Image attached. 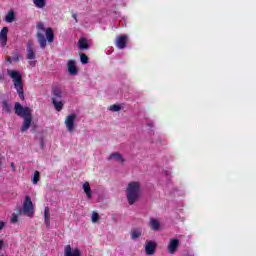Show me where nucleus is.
<instances>
[{
  "mask_svg": "<svg viewBox=\"0 0 256 256\" xmlns=\"http://www.w3.org/2000/svg\"><path fill=\"white\" fill-rule=\"evenodd\" d=\"M14 111L18 117H22V119H24L21 132L25 133V131H29V127H31V123L33 122V109L29 107H23L21 103L16 102Z\"/></svg>",
  "mask_w": 256,
  "mask_h": 256,
  "instance_id": "nucleus-1",
  "label": "nucleus"
},
{
  "mask_svg": "<svg viewBox=\"0 0 256 256\" xmlns=\"http://www.w3.org/2000/svg\"><path fill=\"white\" fill-rule=\"evenodd\" d=\"M7 74L10 76L14 83V87L18 93L19 98L21 101H25V92L23 91V74L19 71L7 70Z\"/></svg>",
  "mask_w": 256,
  "mask_h": 256,
  "instance_id": "nucleus-2",
  "label": "nucleus"
},
{
  "mask_svg": "<svg viewBox=\"0 0 256 256\" xmlns=\"http://www.w3.org/2000/svg\"><path fill=\"white\" fill-rule=\"evenodd\" d=\"M141 195V184L139 182H130L126 188V197L129 205H135Z\"/></svg>",
  "mask_w": 256,
  "mask_h": 256,
  "instance_id": "nucleus-3",
  "label": "nucleus"
},
{
  "mask_svg": "<svg viewBox=\"0 0 256 256\" xmlns=\"http://www.w3.org/2000/svg\"><path fill=\"white\" fill-rule=\"evenodd\" d=\"M37 39L38 42L40 43L41 49H45L47 47V38H45V24L43 22H40L37 24Z\"/></svg>",
  "mask_w": 256,
  "mask_h": 256,
  "instance_id": "nucleus-4",
  "label": "nucleus"
},
{
  "mask_svg": "<svg viewBox=\"0 0 256 256\" xmlns=\"http://www.w3.org/2000/svg\"><path fill=\"white\" fill-rule=\"evenodd\" d=\"M23 213L24 215H27V217H33L34 207H33V201H31V197L26 196L24 203H23Z\"/></svg>",
  "mask_w": 256,
  "mask_h": 256,
  "instance_id": "nucleus-5",
  "label": "nucleus"
},
{
  "mask_svg": "<svg viewBox=\"0 0 256 256\" xmlns=\"http://www.w3.org/2000/svg\"><path fill=\"white\" fill-rule=\"evenodd\" d=\"M75 119H77V115L75 114H70L65 119L64 123L69 133H73V130L75 129Z\"/></svg>",
  "mask_w": 256,
  "mask_h": 256,
  "instance_id": "nucleus-6",
  "label": "nucleus"
},
{
  "mask_svg": "<svg viewBox=\"0 0 256 256\" xmlns=\"http://www.w3.org/2000/svg\"><path fill=\"white\" fill-rule=\"evenodd\" d=\"M155 251H157V242L153 240L146 241V244H145L146 255H155Z\"/></svg>",
  "mask_w": 256,
  "mask_h": 256,
  "instance_id": "nucleus-7",
  "label": "nucleus"
},
{
  "mask_svg": "<svg viewBox=\"0 0 256 256\" xmlns=\"http://www.w3.org/2000/svg\"><path fill=\"white\" fill-rule=\"evenodd\" d=\"M167 249L170 255H175L177 249H179V239H170Z\"/></svg>",
  "mask_w": 256,
  "mask_h": 256,
  "instance_id": "nucleus-8",
  "label": "nucleus"
},
{
  "mask_svg": "<svg viewBox=\"0 0 256 256\" xmlns=\"http://www.w3.org/2000/svg\"><path fill=\"white\" fill-rule=\"evenodd\" d=\"M127 39H129L127 35L117 36L116 47H118L119 49H125V47H127Z\"/></svg>",
  "mask_w": 256,
  "mask_h": 256,
  "instance_id": "nucleus-9",
  "label": "nucleus"
},
{
  "mask_svg": "<svg viewBox=\"0 0 256 256\" xmlns=\"http://www.w3.org/2000/svg\"><path fill=\"white\" fill-rule=\"evenodd\" d=\"M9 33V28L4 27L0 31V45L1 47H5L7 45V34Z\"/></svg>",
  "mask_w": 256,
  "mask_h": 256,
  "instance_id": "nucleus-10",
  "label": "nucleus"
},
{
  "mask_svg": "<svg viewBox=\"0 0 256 256\" xmlns=\"http://www.w3.org/2000/svg\"><path fill=\"white\" fill-rule=\"evenodd\" d=\"M108 161H116L117 163H125V158L119 152H114L108 157Z\"/></svg>",
  "mask_w": 256,
  "mask_h": 256,
  "instance_id": "nucleus-11",
  "label": "nucleus"
},
{
  "mask_svg": "<svg viewBox=\"0 0 256 256\" xmlns=\"http://www.w3.org/2000/svg\"><path fill=\"white\" fill-rule=\"evenodd\" d=\"M65 256H81V251L75 248L74 250L71 249V245H67L64 250Z\"/></svg>",
  "mask_w": 256,
  "mask_h": 256,
  "instance_id": "nucleus-12",
  "label": "nucleus"
},
{
  "mask_svg": "<svg viewBox=\"0 0 256 256\" xmlns=\"http://www.w3.org/2000/svg\"><path fill=\"white\" fill-rule=\"evenodd\" d=\"M78 47L81 51H85L87 49H90L91 42H89L87 38H80L78 41Z\"/></svg>",
  "mask_w": 256,
  "mask_h": 256,
  "instance_id": "nucleus-13",
  "label": "nucleus"
},
{
  "mask_svg": "<svg viewBox=\"0 0 256 256\" xmlns=\"http://www.w3.org/2000/svg\"><path fill=\"white\" fill-rule=\"evenodd\" d=\"M130 235H131V239L133 241H137V239H139V237H141V235H143V229L133 228L130 232Z\"/></svg>",
  "mask_w": 256,
  "mask_h": 256,
  "instance_id": "nucleus-14",
  "label": "nucleus"
},
{
  "mask_svg": "<svg viewBox=\"0 0 256 256\" xmlns=\"http://www.w3.org/2000/svg\"><path fill=\"white\" fill-rule=\"evenodd\" d=\"M149 227L152 231H159V229H161V222L156 218H150Z\"/></svg>",
  "mask_w": 256,
  "mask_h": 256,
  "instance_id": "nucleus-15",
  "label": "nucleus"
},
{
  "mask_svg": "<svg viewBox=\"0 0 256 256\" xmlns=\"http://www.w3.org/2000/svg\"><path fill=\"white\" fill-rule=\"evenodd\" d=\"M67 66H68V73L70 75H77V65L75 63V60H69Z\"/></svg>",
  "mask_w": 256,
  "mask_h": 256,
  "instance_id": "nucleus-16",
  "label": "nucleus"
},
{
  "mask_svg": "<svg viewBox=\"0 0 256 256\" xmlns=\"http://www.w3.org/2000/svg\"><path fill=\"white\" fill-rule=\"evenodd\" d=\"M35 50L33 49V44L28 43L27 45V56L26 59H28L29 61H33V59H35Z\"/></svg>",
  "mask_w": 256,
  "mask_h": 256,
  "instance_id": "nucleus-17",
  "label": "nucleus"
},
{
  "mask_svg": "<svg viewBox=\"0 0 256 256\" xmlns=\"http://www.w3.org/2000/svg\"><path fill=\"white\" fill-rule=\"evenodd\" d=\"M44 223L46 227H49L51 225V212L49 210V207H45L44 209Z\"/></svg>",
  "mask_w": 256,
  "mask_h": 256,
  "instance_id": "nucleus-18",
  "label": "nucleus"
},
{
  "mask_svg": "<svg viewBox=\"0 0 256 256\" xmlns=\"http://www.w3.org/2000/svg\"><path fill=\"white\" fill-rule=\"evenodd\" d=\"M52 103L56 111H63V106H64L63 100L52 98Z\"/></svg>",
  "mask_w": 256,
  "mask_h": 256,
  "instance_id": "nucleus-19",
  "label": "nucleus"
},
{
  "mask_svg": "<svg viewBox=\"0 0 256 256\" xmlns=\"http://www.w3.org/2000/svg\"><path fill=\"white\" fill-rule=\"evenodd\" d=\"M44 33L46 34V39L48 43H53V41H55V34L53 33L52 28H47Z\"/></svg>",
  "mask_w": 256,
  "mask_h": 256,
  "instance_id": "nucleus-20",
  "label": "nucleus"
},
{
  "mask_svg": "<svg viewBox=\"0 0 256 256\" xmlns=\"http://www.w3.org/2000/svg\"><path fill=\"white\" fill-rule=\"evenodd\" d=\"M83 189H84V193H86L87 195V199H92L93 192L91 191V185L89 184V182H85L83 184Z\"/></svg>",
  "mask_w": 256,
  "mask_h": 256,
  "instance_id": "nucleus-21",
  "label": "nucleus"
},
{
  "mask_svg": "<svg viewBox=\"0 0 256 256\" xmlns=\"http://www.w3.org/2000/svg\"><path fill=\"white\" fill-rule=\"evenodd\" d=\"M52 95H53L52 99H62L63 92L59 88L54 87L52 89Z\"/></svg>",
  "mask_w": 256,
  "mask_h": 256,
  "instance_id": "nucleus-22",
  "label": "nucleus"
},
{
  "mask_svg": "<svg viewBox=\"0 0 256 256\" xmlns=\"http://www.w3.org/2000/svg\"><path fill=\"white\" fill-rule=\"evenodd\" d=\"M6 23H13L15 21V11L10 10L5 16Z\"/></svg>",
  "mask_w": 256,
  "mask_h": 256,
  "instance_id": "nucleus-23",
  "label": "nucleus"
},
{
  "mask_svg": "<svg viewBox=\"0 0 256 256\" xmlns=\"http://www.w3.org/2000/svg\"><path fill=\"white\" fill-rule=\"evenodd\" d=\"M33 4L37 9H45V6L47 5V2L45 0H32Z\"/></svg>",
  "mask_w": 256,
  "mask_h": 256,
  "instance_id": "nucleus-24",
  "label": "nucleus"
},
{
  "mask_svg": "<svg viewBox=\"0 0 256 256\" xmlns=\"http://www.w3.org/2000/svg\"><path fill=\"white\" fill-rule=\"evenodd\" d=\"M2 109L5 113H11V105L7 101L2 102Z\"/></svg>",
  "mask_w": 256,
  "mask_h": 256,
  "instance_id": "nucleus-25",
  "label": "nucleus"
},
{
  "mask_svg": "<svg viewBox=\"0 0 256 256\" xmlns=\"http://www.w3.org/2000/svg\"><path fill=\"white\" fill-rule=\"evenodd\" d=\"M39 179H41L40 173H39V171H35L34 177L32 179L33 185H37V183H39Z\"/></svg>",
  "mask_w": 256,
  "mask_h": 256,
  "instance_id": "nucleus-26",
  "label": "nucleus"
},
{
  "mask_svg": "<svg viewBox=\"0 0 256 256\" xmlns=\"http://www.w3.org/2000/svg\"><path fill=\"white\" fill-rule=\"evenodd\" d=\"M80 61L82 65H87L89 63V57L85 55V53L80 54Z\"/></svg>",
  "mask_w": 256,
  "mask_h": 256,
  "instance_id": "nucleus-27",
  "label": "nucleus"
},
{
  "mask_svg": "<svg viewBox=\"0 0 256 256\" xmlns=\"http://www.w3.org/2000/svg\"><path fill=\"white\" fill-rule=\"evenodd\" d=\"M120 109H121V105L119 104H113L109 107V111H112L113 113L119 112Z\"/></svg>",
  "mask_w": 256,
  "mask_h": 256,
  "instance_id": "nucleus-28",
  "label": "nucleus"
},
{
  "mask_svg": "<svg viewBox=\"0 0 256 256\" xmlns=\"http://www.w3.org/2000/svg\"><path fill=\"white\" fill-rule=\"evenodd\" d=\"M99 221V213L93 212L92 213V223H97Z\"/></svg>",
  "mask_w": 256,
  "mask_h": 256,
  "instance_id": "nucleus-29",
  "label": "nucleus"
},
{
  "mask_svg": "<svg viewBox=\"0 0 256 256\" xmlns=\"http://www.w3.org/2000/svg\"><path fill=\"white\" fill-rule=\"evenodd\" d=\"M17 221H19V217L17 216V214H12L11 223H17Z\"/></svg>",
  "mask_w": 256,
  "mask_h": 256,
  "instance_id": "nucleus-30",
  "label": "nucleus"
},
{
  "mask_svg": "<svg viewBox=\"0 0 256 256\" xmlns=\"http://www.w3.org/2000/svg\"><path fill=\"white\" fill-rule=\"evenodd\" d=\"M8 61H9V63H11L12 61H19V56L16 54L12 58H8Z\"/></svg>",
  "mask_w": 256,
  "mask_h": 256,
  "instance_id": "nucleus-31",
  "label": "nucleus"
},
{
  "mask_svg": "<svg viewBox=\"0 0 256 256\" xmlns=\"http://www.w3.org/2000/svg\"><path fill=\"white\" fill-rule=\"evenodd\" d=\"M6 225H7V223H5L4 221H0V231H3V229H5Z\"/></svg>",
  "mask_w": 256,
  "mask_h": 256,
  "instance_id": "nucleus-32",
  "label": "nucleus"
},
{
  "mask_svg": "<svg viewBox=\"0 0 256 256\" xmlns=\"http://www.w3.org/2000/svg\"><path fill=\"white\" fill-rule=\"evenodd\" d=\"M36 64H37V61H36V60H30V61H29V65H30L31 67H35Z\"/></svg>",
  "mask_w": 256,
  "mask_h": 256,
  "instance_id": "nucleus-33",
  "label": "nucleus"
},
{
  "mask_svg": "<svg viewBox=\"0 0 256 256\" xmlns=\"http://www.w3.org/2000/svg\"><path fill=\"white\" fill-rule=\"evenodd\" d=\"M3 240H0V251H1V249H3Z\"/></svg>",
  "mask_w": 256,
  "mask_h": 256,
  "instance_id": "nucleus-34",
  "label": "nucleus"
},
{
  "mask_svg": "<svg viewBox=\"0 0 256 256\" xmlns=\"http://www.w3.org/2000/svg\"><path fill=\"white\" fill-rule=\"evenodd\" d=\"M147 125H148V127H153L154 126L153 122H148Z\"/></svg>",
  "mask_w": 256,
  "mask_h": 256,
  "instance_id": "nucleus-35",
  "label": "nucleus"
},
{
  "mask_svg": "<svg viewBox=\"0 0 256 256\" xmlns=\"http://www.w3.org/2000/svg\"><path fill=\"white\" fill-rule=\"evenodd\" d=\"M72 17H73V19H75V21L77 23V14H73Z\"/></svg>",
  "mask_w": 256,
  "mask_h": 256,
  "instance_id": "nucleus-36",
  "label": "nucleus"
},
{
  "mask_svg": "<svg viewBox=\"0 0 256 256\" xmlns=\"http://www.w3.org/2000/svg\"><path fill=\"white\" fill-rule=\"evenodd\" d=\"M11 167H12L13 169H15V164H14V163H11Z\"/></svg>",
  "mask_w": 256,
  "mask_h": 256,
  "instance_id": "nucleus-37",
  "label": "nucleus"
},
{
  "mask_svg": "<svg viewBox=\"0 0 256 256\" xmlns=\"http://www.w3.org/2000/svg\"><path fill=\"white\" fill-rule=\"evenodd\" d=\"M0 165H1V161H0Z\"/></svg>",
  "mask_w": 256,
  "mask_h": 256,
  "instance_id": "nucleus-38",
  "label": "nucleus"
}]
</instances>
